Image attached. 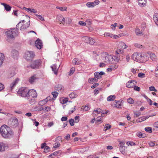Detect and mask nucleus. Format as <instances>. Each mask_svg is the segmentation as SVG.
Instances as JSON below:
<instances>
[{
    "label": "nucleus",
    "instance_id": "obj_51",
    "mask_svg": "<svg viewBox=\"0 0 158 158\" xmlns=\"http://www.w3.org/2000/svg\"><path fill=\"white\" fill-rule=\"evenodd\" d=\"M138 76L139 77L143 78L145 77V74L144 73H139Z\"/></svg>",
    "mask_w": 158,
    "mask_h": 158
},
{
    "label": "nucleus",
    "instance_id": "obj_42",
    "mask_svg": "<svg viewBox=\"0 0 158 158\" xmlns=\"http://www.w3.org/2000/svg\"><path fill=\"white\" fill-rule=\"evenodd\" d=\"M95 43V40L94 39H93L92 38L90 37V40L88 44H89L91 45H93Z\"/></svg>",
    "mask_w": 158,
    "mask_h": 158
},
{
    "label": "nucleus",
    "instance_id": "obj_20",
    "mask_svg": "<svg viewBox=\"0 0 158 158\" xmlns=\"http://www.w3.org/2000/svg\"><path fill=\"white\" fill-rule=\"evenodd\" d=\"M23 9L27 11L28 12H30L31 13H36L37 12V10L34 9H31L24 7L23 8Z\"/></svg>",
    "mask_w": 158,
    "mask_h": 158
},
{
    "label": "nucleus",
    "instance_id": "obj_55",
    "mask_svg": "<svg viewBox=\"0 0 158 158\" xmlns=\"http://www.w3.org/2000/svg\"><path fill=\"white\" fill-rule=\"evenodd\" d=\"M113 70H115L118 67V65L116 64H114L110 66Z\"/></svg>",
    "mask_w": 158,
    "mask_h": 158
},
{
    "label": "nucleus",
    "instance_id": "obj_47",
    "mask_svg": "<svg viewBox=\"0 0 158 158\" xmlns=\"http://www.w3.org/2000/svg\"><path fill=\"white\" fill-rule=\"evenodd\" d=\"M56 8L60 9L61 11H66L67 10V8L66 7H61L57 6Z\"/></svg>",
    "mask_w": 158,
    "mask_h": 158
},
{
    "label": "nucleus",
    "instance_id": "obj_31",
    "mask_svg": "<svg viewBox=\"0 0 158 158\" xmlns=\"http://www.w3.org/2000/svg\"><path fill=\"white\" fill-rule=\"evenodd\" d=\"M44 108L42 106H36L34 108V110L35 111H40L43 110Z\"/></svg>",
    "mask_w": 158,
    "mask_h": 158
},
{
    "label": "nucleus",
    "instance_id": "obj_27",
    "mask_svg": "<svg viewBox=\"0 0 158 158\" xmlns=\"http://www.w3.org/2000/svg\"><path fill=\"white\" fill-rule=\"evenodd\" d=\"M36 79L37 78L35 76H33L29 78V81L32 84L34 83Z\"/></svg>",
    "mask_w": 158,
    "mask_h": 158
},
{
    "label": "nucleus",
    "instance_id": "obj_12",
    "mask_svg": "<svg viewBox=\"0 0 158 158\" xmlns=\"http://www.w3.org/2000/svg\"><path fill=\"white\" fill-rule=\"evenodd\" d=\"M35 46L39 49H40L42 46V43L41 41L38 39L35 42Z\"/></svg>",
    "mask_w": 158,
    "mask_h": 158
},
{
    "label": "nucleus",
    "instance_id": "obj_63",
    "mask_svg": "<svg viewBox=\"0 0 158 158\" xmlns=\"http://www.w3.org/2000/svg\"><path fill=\"white\" fill-rule=\"evenodd\" d=\"M110 56H109L108 55L106 56L105 57V60H105L106 62H109L110 61Z\"/></svg>",
    "mask_w": 158,
    "mask_h": 158
},
{
    "label": "nucleus",
    "instance_id": "obj_61",
    "mask_svg": "<svg viewBox=\"0 0 158 158\" xmlns=\"http://www.w3.org/2000/svg\"><path fill=\"white\" fill-rule=\"evenodd\" d=\"M60 144L59 143L56 142L55 143V145L53 147L55 148H57L60 146Z\"/></svg>",
    "mask_w": 158,
    "mask_h": 158
},
{
    "label": "nucleus",
    "instance_id": "obj_44",
    "mask_svg": "<svg viewBox=\"0 0 158 158\" xmlns=\"http://www.w3.org/2000/svg\"><path fill=\"white\" fill-rule=\"evenodd\" d=\"M68 98H64L60 100V102L61 103L64 104L66 103L68 101Z\"/></svg>",
    "mask_w": 158,
    "mask_h": 158
},
{
    "label": "nucleus",
    "instance_id": "obj_60",
    "mask_svg": "<svg viewBox=\"0 0 158 158\" xmlns=\"http://www.w3.org/2000/svg\"><path fill=\"white\" fill-rule=\"evenodd\" d=\"M134 46L135 47L139 48H142L143 47V46L142 45L139 44L138 43L135 44H134Z\"/></svg>",
    "mask_w": 158,
    "mask_h": 158
},
{
    "label": "nucleus",
    "instance_id": "obj_43",
    "mask_svg": "<svg viewBox=\"0 0 158 158\" xmlns=\"http://www.w3.org/2000/svg\"><path fill=\"white\" fill-rule=\"evenodd\" d=\"M137 135L140 138H143L146 136V135L145 134H143L140 132L138 133Z\"/></svg>",
    "mask_w": 158,
    "mask_h": 158
},
{
    "label": "nucleus",
    "instance_id": "obj_28",
    "mask_svg": "<svg viewBox=\"0 0 158 158\" xmlns=\"http://www.w3.org/2000/svg\"><path fill=\"white\" fill-rule=\"evenodd\" d=\"M116 96L114 95H111L108 96L107 100L108 101H113L115 98Z\"/></svg>",
    "mask_w": 158,
    "mask_h": 158
},
{
    "label": "nucleus",
    "instance_id": "obj_49",
    "mask_svg": "<svg viewBox=\"0 0 158 158\" xmlns=\"http://www.w3.org/2000/svg\"><path fill=\"white\" fill-rule=\"evenodd\" d=\"M105 36L107 37H110L112 38L113 36L112 34L109 33H105L104 34Z\"/></svg>",
    "mask_w": 158,
    "mask_h": 158
},
{
    "label": "nucleus",
    "instance_id": "obj_15",
    "mask_svg": "<svg viewBox=\"0 0 158 158\" xmlns=\"http://www.w3.org/2000/svg\"><path fill=\"white\" fill-rule=\"evenodd\" d=\"M134 82L135 81L134 80H131L127 83L126 86L129 88H132L134 86Z\"/></svg>",
    "mask_w": 158,
    "mask_h": 158
},
{
    "label": "nucleus",
    "instance_id": "obj_36",
    "mask_svg": "<svg viewBox=\"0 0 158 158\" xmlns=\"http://www.w3.org/2000/svg\"><path fill=\"white\" fill-rule=\"evenodd\" d=\"M135 32L136 35H139L142 34V32L139 28H136L135 30Z\"/></svg>",
    "mask_w": 158,
    "mask_h": 158
},
{
    "label": "nucleus",
    "instance_id": "obj_50",
    "mask_svg": "<svg viewBox=\"0 0 158 158\" xmlns=\"http://www.w3.org/2000/svg\"><path fill=\"white\" fill-rule=\"evenodd\" d=\"M102 117H98L97 118L96 121V124L97 123L101 122L102 121Z\"/></svg>",
    "mask_w": 158,
    "mask_h": 158
},
{
    "label": "nucleus",
    "instance_id": "obj_39",
    "mask_svg": "<svg viewBox=\"0 0 158 158\" xmlns=\"http://www.w3.org/2000/svg\"><path fill=\"white\" fill-rule=\"evenodd\" d=\"M5 58V56L4 54L1 53V65L3 63Z\"/></svg>",
    "mask_w": 158,
    "mask_h": 158
},
{
    "label": "nucleus",
    "instance_id": "obj_24",
    "mask_svg": "<svg viewBox=\"0 0 158 158\" xmlns=\"http://www.w3.org/2000/svg\"><path fill=\"white\" fill-rule=\"evenodd\" d=\"M154 21L156 24L158 26V13H156L154 15Z\"/></svg>",
    "mask_w": 158,
    "mask_h": 158
},
{
    "label": "nucleus",
    "instance_id": "obj_23",
    "mask_svg": "<svg viewBox=\"0 0 158 158\" xmlns=\"http://www.w3.org/2000/svg\"><path fill=\"white\" fill-rule=\"evenodd\" d=\"M51 68L52 69V70L54 72V73L55 74H57V70L58 68H57L56 64H54L51 66Z\"/></svg>",
    "mask_w": 158,
    "mask_h": 158
},
{
    "label": "nucleus",
    "instance_id": "obj_34",
    "mask_svg": "<svg viewBox=\"0 0 158 158\" xmlns=\"http://www.w3.org/2000/svg\"><path fill=\"white\" fill-rule=\"evenodd\" d=\"M94 74L96 78L97 79L98 81L99 79H100L102 77L101 76H100L99 74V73L98 72H95Z\"/></svg>",
    "mask_w": 158,
    "mask_h": 158
},
{
    "label": "nucleus",
    "instance_id": "obj_41",
    "mask_svg": "<svg viewBox=\"0 0 158 158\" xmlns=\"http://www.w3.org/2000/svg\"><path fill=\"white\" fill-rule=\"evenodd\" d=\"M145 130L149 133H151L152 132V128L150 127H147L145 128Z\"/></svg>",
    "mask_w": 158,
    "mask_h": 158
},
{
    "label": "nucleus",
    "instance_id": "obj_29",
    "mask_svg": "<svg viewBox=\"0 0 158 158\" xmlns=\"http://www.w3.org/2000/svg\"><path fill=\"white\" fill-rule=\"evenodd\" d=\"M35 98H27L29 100V101L31 105L34 104L35 101Z\"/></svg>",
    "mask_w": 158,
    "mask_h": 158
},
{
    "label": "nucleus",
    "instance_id": "obj_18",
    "mask_svg": "<svg viewBox=\"0 0 158 158\" xmlns=\"http://www.w3.org/2000/svg\"><path fill=\"white\" fill-rule=\"evenodd\" d=\"M1 4L3 6L5 10L6 11H9L11 10V7L9 5L4 3H1Z\"/></svg>",
    "mask_w": 158,
    "mask_h": 158
},
{
    "label": "nucleus",
    "instance_id": "obj_54",
    "mask_svg": "<svg viewBox=\"0 0 158 158\" xmlns=\"http://www.w3.org/2000/svg\"><path fill=\"white\" fill-rule=\"evenodd\" d=\"M149 90L151 91H153L155 92H156L157 91V90L153 86L150 87L149 88Z\"/></svg>",
    "mask_w": 158,
    "mask_h": 158
},
{
    "label": "nucleus",
    "instance_id": "obj_1",
    "mask_svg": "<svg viewBox=\"0 0 158 158\" xmlns=\"http://www.w3.org/2000/svg\"><path fill=\"white\" fill-rule=\"evenodd\" d=\"M1 134L4 138H10L14 135V132L10 128L6 125L1 127Z\"/></svg>",
    "mask_w": 158,
    "mask_h": 158
},
{
    "label": "nucleus",
    "instance_id": "obj_58",
    "mask_svg": "<svg viewBox=\"0 0 158 158\" xmlns=\"http://www.w3.org/2000/svg\"><path fill=\"white\" fill-rule=\"evenodd\" d=\"M52 94L53 95L54 97L55 98H56V97L57 96L58 94L57 92L55 91L52 92Z\"/></svg>",
    "mask_w": 158,
    "mask_h": 158
},
{
    "label": "nucleus",
    "instance_id": "obj_14",
    "mask_svg": "<svg viewBox=\"0 0 158 158\" xmlns=\"http://www.w3.org/2000/svg\"><path fill=\"white\" fill-rule=\"evenodd\" d=\"M30 21H29V22H27L26 24H21V26L20 24L19 26H20V30H22L28 27L30 25Z\"/></svg>",
    "mask_w": 158,
    "mask_h": 158
},
{
    "label": "nucleus",
    "instance_id": "obj_57",
    "mask_svg": "<svg viewBox=\"0 0 158 158\" xmlns=\"http://www.w3.org/2000/svg\"><path fill=\"white\" fill-rule=\"evenodd\" d=\"M135 116L137 117L139 116L141 114V113L139 112H134Z\"/></svg>",
    "mask_w": 158,
    "mask_h": 158
},
{
    "label": "nucleus",
    "instance_id": "obj_21",
    "mask_svg": "<svg viewBox=\"0 0 158 158\" xmlns=\"http://www.w3.org/2000/svg\"><path fill=\"white\" fill-rule=\"evenodd\" d=\"M119 48L122 49H126L128 47V46L125 43L122 42L119 43Z\"/></svg>",
    "mask_w": 158,
    "mask_h": 158
},
{
    "label": "nucleus",
    "instance_id": "obj_7",
    "mask_svg": "<svg viewBox=\"0 0 158 158\" xmlns=\"http://www.w3.org/2000/svg\"><path fill=\"white\" fill-rule=\"evenodd\" d=\"M37 96V93L35 90L34 89H29L27 98H36Z\"/></svg>",
    "mask_w": 158,
    "mask_h": 158
},
{
    "label": "nucleus",
    "instance_id": "obj_6",
    "mask_svg": "<svg viewBox=\"0 0 158 158\" xmlns=\"http://www.w3.org/2000/svg\"><path fill=\"white\" fill-rule=\"evenodd\" d=\"M15 68L13 67L10 68L7 73V77L10 78L13 77L15 74Z\"/></svg>",
    "mask_w": 158,
    "mask_h": 158
},
{
    "label": "nucleus",
    "instance_id": "obj_3",
    "mask_svg": "<svg viewBox=\"0 0 158 158\" xmlns=\"http://www.w3.org/2000/svg\"><path fill=\"white\" fill-rule=\"evenodd\" d=\"M20 23H21V21H20L16 25V29L15 28H10L6 32V34L8 39H13L15 36L18 35L19 34L18 31Z\"/></svg>",
    "mask_w": 158,
    "mask_h": 158
},
{
    "label": "nucleus",
    "instance_id": "obj_30",
    "mask_svg": "<svg viewBox=\"0 0 158 158\" xmlns=\"http://www.w3.org/2000/svg\"><path fill=\"white\" fill-rule=\"evenodd\" d=\"M56 89H57L58 91H62L63 90V86H62L61 85H57V86L56 87Z\"/></svg>",
    "mask_w": 158,
    "mask_h": 158
},
{
    "label": "nucleus",
    "instance_id": "obj_64",
    "mask_svg": "<svg viewBox=\"0 0 158 158\" xmlns=\"http://www.w3.org/2000/svg\"><path fill=\"white\" fill-rule=\"evenodd\" d=\"M61 151L60 150H59L55 152H54V153L55 154V155L58 156L60 155L61 154Z\"/></svg>",
    "mask_w": 158,
    "mask_h": 158
},
{
    "label": "nucleus",
    "instance_id": "obj_46",
    "mask_svg": "<svg viewBox=\"0 0 158 158\" xmlns=\"http://www.w3.org/2000/svg\"><path fill=\"white\" fill-rule=\"evenodd\" d=\"M127 102L128 103L131 104H133L134 103V100L131 98H130L128 99Z\"/></svg>",
    "mask_w": 158,
    "mask_h": 158
},
{
    "label": "nucleus",
    "instance_id": "obj_45",
    "mask_svg": "<svg viewBox=\"0 0 158 158\" xmlns=\"http://www.w3.org/2000/svg\"><path fill=\"white\" fill-rule=\"evenodd\" d=\"M94 113H97V114L100 113H102V110L99 108H97L96 110H94Z\"/></svg>",
    "mask_w": 158,
    "mask_h": 158
},
{
    "label": "nucleus",
    "instance_id": "obj_22",
    "mask_svg": "<svg viewBox=\"0 0 158 158\" xmlns=\"http://www.w3.org/2000/svg\"><path fill=\"white\" fill-rule=\"evenodd\" d=\"M139 5L141 6H144L147 3V0H138Z\"/></svg>",
    "mask_w": 158,
    "mask_h": 158
},
{
    "label": "nucleus",
    "instance_id": "obj_2",
    "mask_svg": "<svg viewBox=\"0 0 158 158\" xmlns=\"http://www.w3.org/2000/svg\"><path fill=\"white\" fill-rule=\"evenodd\" d=\"M131 58L134 60L138 62H144L148 60V57L145 53H134L131 56Z\"/></svg>",
    "mask_w": 158,
    "mask_h": 158
},
{
    "label": "nucleus",
    "instance_id": "obj_17",
    "mask_svg": "<svg viewBox=\"0 0 158 158\" xmlns=\"http://www.w3.org/2000/svg\"><path fill=\"white\" fill-rule=\"evenodd\" d=\"M8 146L6 144L3 143H1V152H3L7 149Z\"/></svg>",
    "mask_w": 158,
    "mask_h": 158
},
{
    "label": "nucleus",
    "instance_id": "obj_56",
    "mask_svg": "<svg viewBox=\"0 0 158 158\" xmlns=\"http://www.w3.org/2000/svg\"><path fill=\"white\" fill-rule=\"evenodd\" d=\"M50 148L48 146H46L44 149V152H47L49 151Z\"/></svg>",
    "mask_w": 158,
    "mask_h": 158
},
{
    "label": "nucleus",
    "instance_id": "obj_37",
    "mask_svg": "<svg viewBox=\"0 0 158 158\" xmlns=\"http://www.w3.org/2000/svg\"><path fill=\"white\" fill-rule=\"evenodd\" d=\"M123 49H122L121 48H118L116 51V53L117 54H122L123 52Z\"/></svg>",
    "mask_w": 158,
    "mask_h": 158
},
{
    "label": "nucleus",
    "instance_id": "obj_10",
    "mask_svg": "<svg viewBox=\"0 0 158 158\" xmlns=\"http://www.w3.org/2000/svg\"><path fill=\"white\" fill-rule=\"evenodd\" d=\"M122 101H115L113 102L111 104V106L113 107H115L117 108H120L122 105Z\"/></svg>",
    "mask_w": 158,
    "mask_h": 158
},
{
    "label": "nucleus",
    "instance_id": "obj_53",
    "mask_svg": "<svg viewBox=\"0 0 158 158\" xmlns=\"http://www.w3.org/2000/svg\"><path fill=\"white\" fill-rule=\"evenodd\" d=\"M69 123H70V124L71 126H73L74 125V120L72 118H71L69 119Z\"/></svg>",
    "mask_w": 158,
    "mask_h": 158
},
{
    "label": "nucleus",
    "instance_id": "obj_35",
    "mask_svg": "<svg viewBox=\"0 0 158 158\" xmlns=\"http://www.w3.org/2000/svg\"><path fill=\"white\" fill-rule=\"evenodd\" d=\"M59 20L60 22L63 24H64L65 23V19L62 16L60 15V18H59Z\"/></svg>",
    "mask_w": 158,
    "mask_h": 158
},
{
    "label": "nucleus",
    "instance_id": "obj_11",
    "mask_svg": "<svg viewBox=\"0 0 158 158\" xmlns=\"http://www.w3.org/2000/svg\"><path fill=\"white\" fill-rule=\"evenodd\" d=\"M99 2L98 0H96L95 1L93 2H88L86 4V6L89 7H93L94 6H95L98 5L99 3Z\"/></svg>",
    "mask_w": 158,
    "mask_h": 158
},
{
    "label": "nucleus",
    "instance_id": "obj_62",
    "mask_svg": "<svg viewBox=\"0 0 158 158\" xmlns=\"http://www.w3.org/2000/svg\"><path fill=\"white\" fill-rule=\"evenodd\" d=\"M74 122L76 123H77L79 122V116H76L74 118Z\"/></svg>",
    "mask_w": 158,
    "mask_h": 158
},
{
    "label": "nucleus",
    "instance_id": "obj_19",
    "mask_svg": "<svg viewBox=\"0 0 158 158\" xmlns=\"http://www.w3.org/2000/svg\"><path fill=\"white\" fill-rule=\"evenodd\" d=\"M19 80V79L18 78H17L15 79V81L12 82L10 84V89L12 90L13 89V87L16 84H17Z\"/></svg>",
    "mask_w": 158,
    "mask_h": 158
},
{
    "label": "nucleus",
    "instance_id": "obj_4",
    "mask_svg": "<svg viewBox=\"0 0 158 158\" xmlns=\"http://www.w3.org/2000/svg\"><path fill=\"white\" fill-rule=\"evenodd\" d=\"M29 90V89L27 88L22 87L18 90V94L22 97L27 98Z\"/></svg>",
    "mask_w": 158,
    "mask_h": 158
},
{
    "label": "nucleus",
    "instance_id": "obj_32",
    "mask_svg": "<svg viewBox=\"0 0 158 158\" xmlns=\"http://www.w3.org/2000/svg\"><path fill=\"white\" fill-rule=\"evenodd\" d=\"M90 37L87 36H84L82 37L83 40H84L85 42L87 44L88 43L89 40H90Z\"/></svg>",
    "mask_w": 158,
    "mask_h": 158
},
{
    "label": "nucleus",
    "instance_id": "obj_40",
    "mask_svg": "<svg viewBox=\"0 0 158 158\" xmlns=\"http://www.w3.org/2000/svg\"><path fill=\"white\" fill-rule=\"evenodd\" d=\"M77 96L76 94L73 92L71 93L69 95V97L71 98H75L77 97Z\"/></svg>",
    "mask_w": 158,
    "mask_h": 158
},
{
    "label": "nucleus",
    "instance_id": "obj_48",
    "mask_svg": "<svg viewBox=\"0 0 158 158\" xmlns=\"http://www.w3.org/2000/svg\"><path fill=\"white\" fill-rule=\"evenodd\" d=\"M117 24L116 23H115L113 24H112L111 25V28L113 29V30H114L115 29V27L117 26L118 27V26L117 25Z\"/></svg>",
    "mask_w": 158,
    "mask_h": 158
},
{
    "label": "nucleus",
    "instance_id": "obj_13",
    "mask_svg": "<svg viewBox=\"0 0 158 158\" xmlns=\"http://www.w3.org/2000/svg\"><path fill=\"white\" fill-rule=\"evenodd\" d=\"M11 56L14 59H17L19 56L18 52L15 50H12L11 53Z\"/></svg>",
    "mask_w": 158,
    "mask_h": 158
},
{
    "label": "nucleus",
    "instance_id": "obj_26",
    "mask_svg": "<svg viewBox=\"0 0 158 158\" xmlns=\"http://www.w3.org/2000/svg\"><path fill=\"white\" fill-rule=\"evenodd\" d=\"M150 58L151 60L154 61H156L157 60V58L155 54L153 53L150 54Z\"/></svg>",
    "mask_w": 158,
    "mask_h": 158
},
{
    "label": "nucleus",
    "instance_id": "obj_5",
    "mask_svg": "<svg viewBox=\"0 0 158 158\" xmlns=\"http://www.w3.org/2000/svg\"><path fill=\"white\" fill-rule=\"evenodd\" d=\"M42 61L39 59L32 61L30 64V67L32 69H38L41 64Z\"/></svg>",
    "mask_w": 158,
    "mask_h": 158
},
{
    "label": "nucleus",
    "instance_id": "obj_52",
    "mask_svg": "<svg viewBox=\"0 0 158 158\" xmlns=\"http://www.w3.org/2000/svg\"><path fill=\"white\" fill-rule=\"evenodd\" d=\"M46 103L45 102V100L44 99L40 101L39 104L41 106L45 104Z\"/></svg>",
    "mask_w": 158,
    "mask_h": 158
},
{
    "label": "nucleus",
    "instance_id": "obj_33",
    "mask_svg": "<svg viewBox=\"0 0 158 158\" xmlns=\"http://www.w3.org/2000/svg\"><path fill=\"white\" fill-rule=\"evenodd\" d=\"M98 81L97 79L96 78L94 77V78H89L88 80V82L89 83H93V82H96Z\"/></svg>",
    "mask_w": 158,
    "mask_h": 158
},
{
    "label": "nucleus",
    "instance_id": "obj_16",
    "mask_svg": "<svg viewBox=\"0 0 158 158\" xmlns=\"http://www.w3.org/2000/svg\"><path fill=\"white\" fill-rule=\"evenodd\" d=\"M81 62L80 60L77 58H75L73 60L72 63L73 65H78L81 64Z\"/></svg>",
    "mask_w": 158,
    "mask_h": 158
},
{
    "label": "nucleus",
    "instance_id": "obj_38",
    "mask_svg": "<svg viewBox=\"0 0 158 158\" xmlns=\"http://www.w3.org/2000/svg\"><path fill=\"white\" fill-rule=\"evenodd\" d=\"M126 144L128 146H132L136 145V144L135 143L132 141H128L126 143Z\"/></svg>",
    "mask_w": 158,
    "mask_h": 158
},
{
    "label": "nucleus",
    "instance_id": "obj_8",
    "mask_svg": "<svg viewBox=\"0 0 158 158\" xmlns=\"http://www.w3.org/2000/svg\"><path fill=\"white\" fill-rule=\"evenodd\" d=\"M35 56L34 53L32 51H28L25 54V58L27 60H32Z\"/></svg>",
    "mask_w": 158,
    "mask_h": 158
},
{
    "label": "nucleus",
    "instance_id": "obj_59",
    "mask_svg": "<svg viewBox=\"0 0 158 158\" xmlns=\"http://www.w3.org/2000/svg\"><path fill=\"white\" fill-rule=\"evenodd\" d=\"M134 85H135V84H134ZM133 87H134V90L137 91H140V88L138 87V86L134 85V86H133Z\"/></svg>",
    "mask_w": 158,
    "mask_h": 158
},
{
    "label": "nucleus",
    "instance_id": "obj_9",
    "mask_svg": "<svg viewBox=\"0 0 158 158\" xmlns=\"http://www.w3.org/2000/svg\"><path fill=\"white\" fill-rule=\"evenodd\" d=\"M125 142H120L118 145L119 150L123 154L125 153Z\"/></svg>",
    "mask_w": 158,
    "mask_h": 158
},
{
    "label": "nucleus",
    "instance_id": "obj_25",
    "mask_svg": "<svg viewBox=\"0 0 158 158\" xmlns=\"http://www.w3.org/2000/svg\"><path fill=\"white\" fill-rule=\"evenodd\" d=\"M149 117V116H143L139 118L137 120V121L138 122H141L142 121H144L146 119H148Z\"/></svg>",
    "mask_w": 158,
    "mask_h": 158
}]
</instances>
